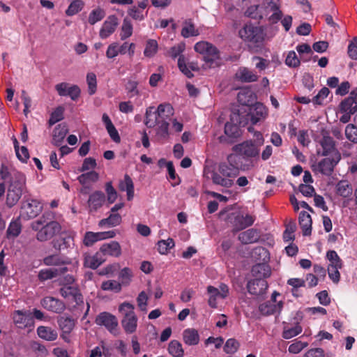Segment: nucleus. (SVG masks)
Segmentation results:
<instances>
[{
	"mask_svg": "<svg viewBox=\"0 0 357 357\" xmlns=\"http://www.w3.org/2000/svg\"><path fill=\"white\" fill-rule=\"evenodd\" d=\"M239 343L238 341L235 339L230 338L227 340L225 346H224V351L227 354H234L238 349Z\"/></svg>",
	"mask_w": 357,
	"mask_h": 357,
	"instance_id": "774afa93",
	"label": "nucleus"
},
{
	"mask_svg": "<svg viewBox=\"0 0 357 357\" xmlns=\"http://www.w3.org/2000/svg\"><path fill=\"white\" fill-rule=\"evenodd\" d=\"M207 292L209 294L208 301L209 306L215 308L217 307V299L220 298L219 289L213 286H208Z\"/></svg>",
	"mask_w": 357,
	"mask_h": 357,
	"instance_id": "de8ad7c7",
	"label": "nucleus"
},
{
	"mask_svg": "<svg viewBox=\"0 0 357 357\" xmlns=\"http://www.w3.org/2000/svg\"><path fill=\"white\" fill-rule=\"evenodd\" d=\"M335 190L337 195L345 198L350 197L353 192V188L347 181H339L335 186Z\"/></svg>",
	"mask_w": 357,
	"mask_h": 357,
	"instance_id": "c9c22d12",
	"label": "nucleus"
},
{
	"mask_svg": "<svg viewBox=\"0 0 357 357\" xmlns=\"http://www.w3.org/2000/svg\"><path fill=\"white\" fill-rule=\"evenodd\" d=\"M326 257L329 261L328 267L342 268V261L335 251H328Z\"/></svg>",
	"mask_w": 357,
	"mask_h": 357,
	"instance_id": "09e8293b",
	"label": "nucleus"
},
{
	"mask_svg": "<svg viewBox=\"0 0 357 357\" xmlns=\"http://www.w3.org/2000/svg\"><path fill=\"white\" fill-rule=\"evenodd\" d=\"M346 138L355 144H357V126L353 123L348 124L344 130Z\"/></svg>",
	"mask_w": 357,
	"mask_h": 357,
	"instance_id": "864d4df0",
	"label": "nucleus"
},
{
	"mask_svg": "<svg viewBox=\"0 0 357 357\" xmlns=\"http://www.w3.org/2000/svg\"><path fill=\"white\" fill-rule=\"evenodd\" d=\"M158 50V44L155 40L149 39L145 45L144 55L146 57H153Z\"/></svg>",
	"mask_w": 357,
	"mask_h": 357,
	"instance_id": "a18cd8bd",
	"label": "nucleus"
},
{
	"mask_svg": "<svg viewBox=\"0 0 357 357\" xmlns=\"http://www.w3.org/2000/svg\"><path fill=\"white\" fill-rule=\"evenodd\" d=\"M174 246V242L172 238L161 240L158 242V250L162 255H166L169 250Z\"/></svg>",
	"mask_w": 357,
	"mask_h": 357,
	"instance_id": "8fccbe9b",
	"label": "nucleus"
},
{
	"mask_svg": "<svg viewBox=\"0 0 357 357\" xmlns=\"http://www.w3.org/2000/svg\"><path fill=\"white\" fill-rule=\"evenodd\" d=\"M236 77L245 82H252L257 79V75L247 68H240L236 73Z\"/></svg>",
	"mask_w": 357,
	"mask_h": 357,
	"instance_id": "72a5a7b5",
	"label": "nucleus"
},
{
	"mask_svg": "<svg viewBox=\"0 0 357 357\" xmlns=\"http://www.w3.org/2000/svg\"><path fill=\"white\" fill-rule=\"evenodd\" d=\"M64 109L62 107H58L51 114L49 123L50 126L55 124L56 123L61 121L63 119Z\"/></svg>",
	"mask_w": 357,
	"mask_h": 357,
	"instance_id": "0e129e2a",
	"label": "nucleus"
},
{
	"mask_svg": "<svg viewBox=\"0 0 357 357\" xmlns=\"http://www.w3.org/2000/svg\"><path fill=\"white\" fill-rule=\"evenodd\" d=\"M60 294L66 299L73 300L77 305L83 303V297L75 285H64L60 289Z\"/></svg>",
	"mask_w": 357,
	"mask_h": 357,
	"instance_id": "a211bd4d",
	"label": "nucleus"
},
{
	"mask_svg": "<svg viewBox=\"0 0 357 357\" xmlns=\"http://www.w3.org/2000/svg\"><path fill=\"white\" fill-rule=\"evenodd\" d=\"M246 13L254 19L267 17L271 24L278 23L283 15L280 0H263L258 5L250 6Z\"/></svg>",
	"mask_w": 357,
	"mask_h": 357,
	"instance_id": "f257e3e1",
	"label": "nucleus"
},
{
	"mask_svg": "<svg viewBox=\"0 0 357 357\" xmlns=\"http://www.w3.org/2000/svg\"><path fill=\"white\" fill-rule=\"evenodd\" d=\"M102 121L105 124V128L111 137V139L114 142H119L121 140L120 136L114 124L112 123L110 118L107 114H103L102 116Z\"/></svg>",
	"mask_w": 357,
	"mask_h": 357,
	"instance_id": "c85d7f7f",
	"label": "nucleus"
},
{
	"mask_svg": "<svg viewBox=\"0 0 357 357\" xmlns=\"http://www.w3.org/2000/svg\"><path fill=\"white\" fill-rule=\"evenodd\" d=\"M105 16V13L102 9L96 8L90 13L88 20L90 24L93 25L96 22L102 20Z\"/></svg>",
	"mask_w": 357,
	"mask_h": 357,
	"instance_id": "6e6d98bb",
	"label": "nucleus"
},
{
	"mask_svg": "<svg viewBox=\"0 0 357 357\" xmlns=\"http://www.w3.org/2000/svg\"><path fill=\"white\" fill-rule=\"evenodd\" d=\"M86 82L88 84V91L90 95H93L96 91L97 79L96 75L93 73H89L86 75Z\"/></svg>",
	"mask_w": 357,
	"mask_h": 357,
	"instance_id": "052dcab7",
	"label": "nucleus"
},
{
	"mask_svg": "<svg viewBox=\"0 0 357 357\" xmlns=\"http://www.w3.org/2000/svg\"><path fill=\"white\" fill-rule=\"evenodd\" d=\"M195 50L204 55V61L207 63H213L220 57L218 49L206 41H199L195 45Z\"/></svg>",
	"mask_w": 357,
	"mask_h": 357,
	"instance_id": "9d476101",
	"label": "nucleus"
},
{
	"mask_svg": "<svg viewBox=\"0 0 357 357\" xmlns=\"http://www.w3.org/2000/svg\"><path fill=\"white\" fill-rule=\"evenodd\" d=\"M283 307V303L279 301L278 303H272L266 301L259 306V310L263 315H270L280 312Z\"/></svg>",
	"mask_w": 357,
	"mask_h": 357,
	"instance_id": "bb28decb",
	"label": "nucleus"
},
{
	"mask_svg": "<svg viewBox=\"0 0 357 357\" xmlns=\"http://www.w3.org/2000/svg\"><path fill=\"white\" fill-rule=\"evenodd\" d=\"M43 210L41 203L37 199H26L22 206V214L27 218L36 217Z\"/></svg>",
	"mask_w": 357,
	"mask_h": 357,
	"instance_id": "ddd939ff",
	"label": "nucleus"
},
{
	"mask_svg": "<svg viewBox=\"0 0 357 357\" xmlns=\"http://www.w3.org/2000/svg\"><path fill=\"white\" fill-rule=\"evenodd\" d=\"M185 49V44L184 43H180L170 48L169 50V55L173 59L178 56L179 58L181 56H183L182 53L184 52Z\"/></svg>",
	"mask_w": 357,
	"mask_h": 357,
	"instance_id": "338daca9",
	"label": "nucleus"
},
{
	"mask_svg": "<svg viewBox=\"0 0 357 357\" xmlns=\"http://www.w3.org/2000/svg\"><path fill=\"white\" fill-rule=\"evenodd\" d=\"M67 132L68 129L66 126L59 125L57 127H56L53 134L54 144L56 146H60Z\"/></svg>",
	"mask_w": 357,
	"mask_h": 357,
	"instance_id": "ea45409f",
	"label": "nucleus"
},
{
	"mask_svg": "<svg viewBox=\"0 0 357 357\" xmlns=\"http://www.w3.org/2000/svg\"><path fill=\"white\" fill-rule=\"evenodd\" d=\"M119 187L121 191H126L128 200L133 198L134 185L131 178L128 175H125L124 179L119 183Z\"/></svg>",
	"mask_w": 357,
	"mask_h": 357,
	"instance_id": "f704fd0d",
	"label": "nucleus"
},
{
	"mask_svg": "<svg viewBox=\"0 0 357 357\" xmlns=\"http://www.w3.org/2000/svg\"><path fill=\"white\" fill-rule=\"evenodd\" d=\"M105 201V196L100 191H96L89 198L88 204L90 211H96L100 208Z\"/></svg>",
	"mask_w": 357,
	"mask_h": 357,
	"instance_id": "b1692460",
	"label": "nucleus"
},
{
	"mask_svg": "<svg viewBox=\"0 0 357 357\" xmlns=\"http://www.w3.org/2000/svg\"><path fill=\"white\" fill-rule=\"evenodd\" d=\"M118 24V19L115 15L109 16L100 30V37L102 39L108 38L114 32Z\"/></svg>",
	"mask_w": 357,
	"mask_h": 357,
	"instance_id": "aec40b11",
	"label": "nucleus"
},
{
	"mask_svg": "<svg viewBox=\"0 0 357 357\" xmlns=\"http://www.w3.org/2000/svg\"><path fill=\"white\" fill-rule=\"evenodd\" d=\"M40 304L47 310L56 314L62 313L66 309V305L62 301L52 296L43 298Z\"/></svg>",
	"mask_w": 357,
	"mask_h": 357,
	"instance_id": "4468645a",
	"label": "nucleus"
},
{
	"mask_svg": "<svg viewBox=\"0 0 357 357\" xmlns=\"http://www.w3.org/2000/svg\"><path fill=\"white\" fill-rule=\"evenodd\" d=\"M299 225L304 236H308L312 231V219L310 214L305 211L301 212L299 215Z\"/></svg>",
	"mask_w": 357,
	"mask_h": 357,
	"instance_id": "7c9ffc66",
	"label": "nucleus"
},
{
	"mask_svg": "<svg viewBox=\"0 0 357 357\" xmlns=\"http://www.w3.org/2000/svg\"><path fill=\"white\" fill-rule=\"evenodd\" d=\"M252 274L256 279H264L271 275L270 267L266 264H257L253 266Z\"/></svg>",
	"mask_w": 357,
	"mask_h": 357,
	"instance_id": "2f4dec72",
	"label": "nucleus"
},
{
	"mask_svg": "<svg viewBox=\"0 0 357 357\" xmlns=\"http://www.w3.org/2000/svg\"><path fill=\"white\" fill-rule=\"evenodd\" d=\"M98 174L94 171H91L81 174L77 179L81 184L88 185L91 183H94L97 181L98 180Z\"/></svg>",
	"mask_w": 357,
	"mask_h": 357,
	"instance_id": "49530a36",
	"label": "nucleus"
},
{
	"mask_svg": "<svg viewBox=\"0 0 357 357\" xmlns=\"http://www.w3.org/2000/svg\"><path fill=\"white\" fill-rule=\"evenodd\" d=\"M58 323L63 333L69 334L75 327L74 320L69 317H61Z\"/></svg>",
	"mask_w": 357,
	"mask_h": 357,
	"instance_id": "c03bdc74",
	"label": "nucleus"
},
{
	"mask_svg": "<svg viewBox=\"0 0 357 357\" xmlns=\"http://www.w3.org/2000/svg\"><path fill=\"white\" fill-rule=\"evenodd\" d=\"M31 228L37 231L36 237L38 241L41 242L51 239L59 234L61 230V227L58 222H48L44 217L32 222Z\"/></svg>",
	"mask_w": 357,
	"mask_h": 357,
	"instance_id": "f03ea898",
	"label": "nucleus"
},
{
	"mask_svg": "<svg viewBox=\"0 0 357 357\" xmlns=\"http://www.w3.org/2000/svg\"><path fill=\"white\" fill-rule=\"evenodd\" d=\"M37 334L41 339L46 341H54L57 339V331L50 327L40 326L37 328Z\"/></svg>",
	"mask_w": 357,
	"mask_h": 357,
	"instance_id": "c756f323",
	"label": "nucleus"
},
{
	"mask_svg": "<svg viewBox=\"0 0 357 357\" xmlns=\"http://www.w3.org/2000/svg\"><path fill=\"white\" fill-rule=\"evenodd\" d=\"M255 220V216L250 214H238L234 218V225L238 230L251 226Z\"/></svg>",
	"mask_w": 357,
	"mask_h": 357,
	"instance_id": "393cba45",
	"label": "nucleus"
},
{
	"mask_svg": "<svg viewBox=\"0 0 357 357\" xmlns=\"http://www.w3.org/2000/svg\"><path fill=\"white\" fill-rule=\"evenodd\" d=\"M255 136L257 143H254L251 140L245 141L234 146L232 147L233 152L246 160L257 158L259 154L260 146L264 144V139L260 132H257Z\"/></svg>",
	"mask_w": 357,
	"mask_h": 357,
	"instance_id": "20e7f679",
	"label": "nucleus"
},
{
	"mask_svg": "<svg viewBox=\"0 0 357 357\" xmlns=\"http://www.w3.org/2000/svg\"><path fill=\"white\" fill-rule=\"evenodd\" d=\"M159 118L155 111H154V107H149L146 110L144 123L148 128H153L158 123H160Z\"/></svg>",
	"mask_w": 357,
	"mask_h": 357,
	"instance_id": "4c0bfd02",
	"label": "nucleus"
},
{
	"mask_svg": "<svg viewBox=\"0 0 357 357\" xmlns=\"http://www.w3.org/2000/svg\"><path fill=\"white\" fill-rule=\"evenodd\" d=\"M122 220L121 216L119 213H112L107 218L101 220L98 225L103 227L107 225L109 227H116L121 224Z\"/></svg>",
	"mask_w": 357,
	"mask_h": 357,
	"instance_id": "a19ab883",
	"label": "nucleus"
},
{
	"mask_svg": "<svg viewBox=\"0 0 357 357\" xmlns=\"http://www.w3.org/2000/svg\"><path fill=\"white\" fill-rule=\"evenodd\" d=\"M239 36L245 42L254 44L262 43L266 38L264 28L251 24H245L238 32Z\"/></svg>",
	"mask_w": 357,
	"mask_h": 357,
	"instance_id": "6e6552de",
	"label": "nucleus"
},
{
	"mask_svg": "<svg viewBox=\"0 0 357 357\" xmlns=\"http://www.w3.org/2000/svg\"><path fill=\"white\" fill-rule=\"evenodd\" d=\"M158 124V127L156 129V135L158 139L167 138L169 136V123L165 120H161Z\"/></svg>",
	"mask_w": 357,
	"mask_h": 357,
	"instance_id": "603ef678",
	"label": "nucleus"
},
{
	"mask_svg": "<svg viewBox=\"0 0 357 357\" xmlns=\"http://www.w3.org/2000/svg\"><path fill=\"white\" fill-rule=\"evenodd\" d=\"M239 174V168L234 167L226 162L220 164L218 172H213V183L225 188H230L234 184L233 179Z\"/></svg>",
	"mask_w": 357,
	"mask_h": 357,
	"instance_id": "423d86ee",
	"label": "nucleus"
},
{
	"mask_svg": "<svg viewBox=\"0 0 357 357\" xmlns=\"http://www.w3.org/2000/svg\"><path fill=\"white\" fill-rule=\"evenodd\" d=\"M116 233L114 230L102 232L87 231L85 233L83 243L86 246H91L98 241L114 238Z\"/></svg>",
	"mask_w": 357,
	"mask_h": 357,
	"instance_id": "f8f14e48",
	"label": "nucleus"
},
{
	"mask_svg": "<svg viewBox=\"0 0 357 357\" xmlns=\"http://www.w3.org/2000/svg\"><path fill=\"white\" fill-rule=\"evenodd\" d=\"M155 112L162 120H165V118H169L174 114V109L169 103L160 104Z\"/></svg>",
	"mask_w": 357,
	"mask_h": 357,
	"instance_id": "79ce46f5",
	"label": "nucleus"
},
{
	"mask_svg": "<svg viewBox=\"0 0 357 357\" xmlns=\"http://www.w3.org/2000/svg\"><path fill=\"white\" fill-rule=\"evenodd\" d=\"M247 288L250 294L260 296L265 294L268 283L264 279H255L248 282Z\"/></svg>",
	"mask_w": 357,
	"mask_h": 357,
	"instance_id": "4be33fe9",
	"label": "nucleus"
},
{
	"mask_svg": "<svg viewBox=\"0 0 357 357\" xmlns=\"http://www.w3.org/2000/svg\"><path fill=\"white\" fill-rule=\"evenodd\" d=\"M178 66L179 70L188 78L193 77V73L191 72L190 68L186 63L185 58L184 56H181L178 60Z\"/></svg>",
	"mask_w": 357,
	"mask_h": 357,
	"instance_id": "69168bd1",
	"label": "nucleus"
},
{
	"mask_svg": "<svg viewBox=\"0 0 357 357\" xmlns=\"http://www.w3.org/2000/svg\"><path fill=\"white\" fill-rule=\"evenodd\" d=\"M259 234L256 229H250L238 235L239 241L243 244L253 243L259 239Z\"/></svg>",
	"mask_w": 357,
	"mask_h": 357,
	"instance_id": "473e14b6",
	"label": "nucleus"
},
{
	"mask_svg": "<svg viewBox=\"0 0 357 357\" xmlns=\"http://www.w3.org/2000/svg\"><path fill=\"white\" fill-rule=\"evenodd\" d=\"M240 123L239 114H231L229 121L225 125L224 135L219 137L220 142L232 144L236 142L242 135Z\"/></svg>",
	"mask_w": 357,
	"mask_h": 357,
	"instance_id": "0eeeda50",
	"label": "nucleus"
},
{
	"mask_svg": "<svg viewBox=\"0 0 357 357\" xmlns=\"http://www.w3.org/2000/svg\"><path fill=\"white\" fill-rule=\"evenodd\" d=\"M183 340L185 344L194 346L199 342V335L195 328H187L183 332Z\"/></svg>",
	"mask_w": 357,
	"mask_h": 357,
	"instance_id": "cd10ccee",
	"label": "nucleus"
},
{
	"mask_svg": "<svg viewBox=\"0 0 357 357\" xmlns=\"http://www.w3.org/2000/svg\"><path fill=\"white\" fill-rule=\"evenodd\" d=\"M83 6L84 2L82 0H75L69 5L66 13L68 16H73L79 12Z\"/></svg>",
	"mask_w": 357,
	"mask_h": 357,
	"instance_id": "4d7b16f0",
	"label": "nucleus"
},
{
	"mask_svg": "<svg viewBox=\"0 0 357 357\" xmlns=\"http://www.w3.org/2000/svg\"><path fill=\"white\" fill-rule=\"evenodd\" d=\"M99 251L101 255L105 259L107 257L114 258L119 257L122 254V250L119 242L116 241H110L109 243H103Z\"/></svg>",
	"mask_w": 357,
	"mask_h": 357,
	"instance_id": "2eb2a0df",
	"label": "nucleus"
},
{
	"mask_svg": "<svg viewBox=\"0 0 357 357\" xmlns=\"http://www.w3.org/2000/svg\"><path fill=\"white\" fill-rule=\"evenodd\" d=\"M101 288L104 291L118 293L121 290V283L116 280H107L102 283Z\"/></svg>",
	"mask_w": 357,
	"mask_h": 357,
	"instance_id": "3c124183",
	"label": "nucleus"
},
{
	"mask_svg": "<svg viewBox=\"0 0 357 357\" xmlns=\"http://www.w3.org/2000/svg\"><path fill=\"white\" fill-rule=\"evenodd\" d=\"M132 33V25L131 24V22L127 19L125 18L123 22V24L121 26V39L125 40L128 38H129Z\"/></svg>",
	"mask_w": 357,
	"mask_h": 357,
	"instance_id": "5fc2aeb1",
	"label": "nucleus"
},
{
	"mask_svg": "<svg viewBox=\"0 0 357 357\" xmlns=\"http://www.w3.org/2000/svg\"><path fill=\"white\" fill-rule=\"evenodd\" d=\"M168 351L173 357H183L184 354L182 344L177 340H172L169 342Z\"/></svg>",
	"mask_w": 357,
	"mask_h": 357,
	"instance_id": "37998d69",
	"label": "nucleus"
},
{
	"mask_svg": "<svg viewBox=\"0 0 357 357\" xmlns=\"http://www.w3.org/2000/svg\"><path fill=\"white\" fill-rule=\"evenodd\" d=\"M181 34L183 38H189L199 35V31L191 20H185L183 24Z\"/></svg>",
	"mask_w": 357,
	"mask_h": 357,
	"instance_id": "e433bc0d",
	"label": "nucleus"
},
{
	"mask_svg": "<svg viewBox=\"0 0 357 357\" xmlns=\"http://www.w3.org/2000/svg\"><path fill=\"white\" fill-rule=\"evenodd\" d=\"M55 89L61 96H70L73 100L78 98L80 95V89L77 85H70L66 82L56 84Z\"/></svg>",
	"mask_w": 357,
	"mask_h": 357,
	"instance_id": "f3484780",
	"label": "nucleus"
},
{
	"mask_svg": "<svg viewBox=\"0 0 357 357\" xmlns=\"http://www.w3.org/2000/svg\"><path fill=\"white\" fill-rule=\"evenodd\" d=\"M122 316L121 326L126 334L134 333L137 328L138 317L135 312V306L128 302H123L119 307Z\"/></svg>",
	"mask_w": 357,
	"mask_h": 357,
	"instance_id": "39448f33",
	"label": "nucleus"
},
{
	"mask_svg": "<svg viewBox=\"0 0 357 357\" xmlns=\"http://www.w3.org/2000/svg\"><path fill=\"white\" fill-rule=\"evenodd\" d=\"M317 153L321 156L335 155L340 153L335 146V142L333 138L328 135H324L322 138L317 141Z\"/></svg>",
	"mask_w": 357,
	"mask_h": 357,
	"instance_id": "9b49d317",
	"label": "nucleus"
},
{
	"mask_svg": "<svg viewBox=\"0 0 357 357\" xmlns=\"http://www.w3.org/2000/svg\"><path fill=\"white\" fill-rule=\"evenodd\" d=\"M341 158L340 153L335 155L327 156L317 163L314 164L312 167L315 172H319L324 175L329 176L333 172L335 166Z\"/></svg>",
	"mask_w": 357,
	"mask_h": 357,
	"instance_id": "1a4fd4ad",
	"label": "nucleus"
},
{
	"mask_svg": "<svg viewBox=\"0 0 357 357\" xmlns=\"http://www.w3.org/2000/svg\"><path fill=\"white\" fill-rule=\"evenodd\" d=\"M148 300L149 296L144 291H141L137 298L138 307L141 311L144 312H147Z\"/></svg>",
	"mask_w": 357,
	"mask_h": 357,
	"instance_id": "680f3d73",
	"label": "nucleus"
},
{
	"mask_svg": "<svg viewBox=\"0 0 357 357\" xmlns=\"http://www.w3.org/2000/svg\"><path fill=\"white\" fill-rule=\"evenodd\" d=\"M105 261L106 259L101 255L100 251L94 255L84 254V266L91 269H96Z\"/></svg>",
	"mask_w": 357,
	"mask_h": 357,
	"instance_id": "5701e85b",
	"label": "nucleus"
},
{
	"mask_svg": "<svg viewBox=\"0 0 357 357\" xmlns=\"http://www.w3.org/2000/svg\"><path fill=\"white\" fill-rule=\"evenodd\" d=\"M302 332V327L297 324L291 328H284L282 332V337L284 339H291L297 336Z\"/></svg>",
	"mask_w": 357,
	"mask_h": 357,
	"instance_id": "13d9d810",
	"label": "nucleus"
},
{
	"mask_svg": "<svg viewBox=\"0 0 357 357\" xmlns=\"http://www.w3.org/2000/svg\"><path fill=\"white\" fill-rule=\"evenodd\" d=\"M268 115L267 108L261 103H255L250 109V116L252 124H256L261 120H264Z\"/></svg>",
	"mask_w": 357,
	"mask_h": 357,
	"instance_id": "412c9836",
	"label": "nucleus"
},
{
	"mask_svg": "<svg viewBox=\"0 0 357 357\" xmlns=\"http://www.w3.org/2000/svg\"><path fill=\"white\" fill-rule=\"evenodd\" d=\"M26 186V177L20 172H15L7 190L6 204L11 208L20 200Z\"/></svg>",
	"mask_w": 357,
	"mask_h": 357,
	"instance_id": "7ed1b4c3",
	"label": "nucleus"
},
{
	"mask_svg": "<svg viewBox=\"0 0 357 357\" xmlns=\"http://www.w3.org/2000/svg\"><path fill=\"white\" fill-rule=\"evenodd\" d=\"M21 232V225L17 221H12L7 229V236L8 238L17 237Z\"/></svg>",
	"mask_w": 357,
	"mask_h": 357,
	"instance_id": "e2e57ef3",
	"label": "nucleus"
},
{
	"mask_svg": "<svg viewBox=\"0 0 357 357\" xmlns=\"http://www.w3.org/2000/svg\"><path fill=\"white\" fill-rule=\"evenodd\" d=\"M96 323L99 326H104L109 331L112 332L118 326L116 317L109 312L100 313L96 318Z\"/></svg>",
	"mask_w": 357,
	"mask_h": 357,
	"instance_id": "dca6fc26",
	"label": "nucleus"
},
{
	"mask_svg": "<svg viewBox=\"0 0 357 357\" xmlns=\"http://www.w3.org/2000/svg\"><path fill=\"white\" fill-rule=\"evenodd\" d=\"M307 346L308 343L307 342L296 340L289 346L288 351L291 354H297Z\"/></svg>",
	"mask_w": 357,
	"mask_h": 357,
	"instance_id": "bf43d9fd",
	"label": "nucleus"
},
{
	"mask_svg": "<svg viewBox=\"0 0 357 357\" xmlns=\"http://www.w3.org/2000/svg\"><path fill=\"white\" fill-rule=\"evenodd\" d=\"M13 321L19 328H25L33 326V320L26 311L17 310L13 314Z\"/></svg>",
	"mask_w": 357,
	"mask_h": 357,
	"instance_id": "6ab92c4d",
	"label": "nucleus"
},
{
	"mask_svg": "<svg viewBox=\"0 0 357 357\" xmlns=\"http://www.w3.org/2000/svg\"><path fill=\"white\" fill-rule=\"evenodd\" d=\"M340 112L354 114L357 112V102L350 96L343 100L340 105Z\"/></svg>",
	"mask_w": 357,
	"mask_h": 357,
	"instance_id": "58836bf2",
	"label": "nucleus"
},
{
	"mask_svg": "<svg viewBox=\"0 0 357 357\" xmlns=\"http://www.w3.org/2000/svg\"><path fill=\"white\" fill-rule=\"evenodd\" d=\"M68 271L66 266L61 268H45L40 271L38 278L41 281L52 279Z\"/></svg>",
	"mask_w": 357,
	"mask_h": 357,
	"instance_id": "a878e982",
	"label": "nucleus"
}]
</instances>
